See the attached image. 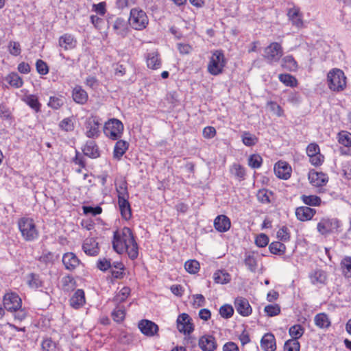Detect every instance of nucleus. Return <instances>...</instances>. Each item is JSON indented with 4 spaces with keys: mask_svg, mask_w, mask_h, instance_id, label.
<instances>
[{
    "mask_svg": "<svg viewBox=\"0 0 351 351\" xmlns=\"http://www.w3.org/2000/svg\"><path fill=\"white\" fill-rule=\"evenodd\" d=\"M134 237L132 230L128 227H123L121 230L114 232L112 247L115 252L122 254L125 251V247L134 242Z\"/></svg>",
    "mask_w": 351,
    "mask_h": 351,
    "instance_id": "nucleus-1",
    "label": "nucleus"
},
{
    "mask_svg": "<svg viewBox=\"0 0 351 351\" xmlns=\"http://www.w3.org/2000/svg\"><path fill=\"white\" fill-rule=\"evenodd\" d=\"M18 226L23 238L26 241H32L38 238V232L32 219L27 217L19 219Z\"/></svg>",
    "mask_w": 351,
    "mask_h": 351,
    "instance_id": "nucleus-2",
    "label": "nucleus"
},
{
    "mask_svg": "<svg viewBox=\"0 0 351 351\" xmlns=\"http://www.w3.org/2000/svg\"><path fill=\"white\" fill-rule=\"evenodd\" d=\"M327 81L328 88L332 91L340 92L346 86V77L339 69H333L328 73Z\"/></svg>",
    "mask_w": 351,
    "mask_h": 351,
    "instance_id": "nucleus-3",
    "label": "nucleus"
},
{
    "mask_svg": "<svg viewBox=\"0 0 351 351\" xmlns=\"http://www.w3.org/2000/svg\"><path fill=\"white\" fill-rule=\"evenodd\" d=\"M128 21L130 26L136 30L145 29L149 23L146 13L138 8L131 9Z\"/></svg>",
    "mask_w": 351,
    "mask_h": 351,
    "instance_id": "nucleus-4",
    "label": "nucleus"
},
{
    "mask_svg": "<svg viewBox=\"0 0 351 351\" xmlns=\"http://www.w3.org/2000/svg\"><path fill=\"white\" fill-rule=\"evenodd\" d=\"M123 124L117 119H110L105 123L104 127V134L112 140H118L121 137L123 132Z\"/></svg>",
    "mask_w": 351,
    "mask_h": 351,
    "instance_id": "nucleus-5",
    "label": "nucleus"
},
{
    "mask_svg": "<svg viewBox=\"0 0 351 351\" xmlns=\"http://www.w3.org/2000/svg\"><path fill=\"white\" fill-rule=\"evenodd\" d=\"M226 65L224 54L221 50H216L210 57L208 64V71L213 75H218L223 72Z\"/></svg>",
    "mask_w": 351,
    "mask_h": 351,
    "instance_id": "nucleus-6",
    "label": "nucleus"
},
{
    "mask_svg": "<svg viewBox=\"0 0 351 351\" xmlns=\"http://www.w3.org/2000/svg\"><path fill=\"white\" fill-rule=\"evenodd\" d=\"M263 56L269 64L277 63L283 56V48L280 43L273 42L264 49Z\"/></svg>",
    "mask_w": 351,
    "mask_h": 351,
    "instance_id": "nucleus-7",
    "label": "nucleus"
},
{
    "mask_svg": "<svg viewBox=\"0 0 351 351\" xmlns=\"http://www.w3.org/2000/svg\"><path fill=\"white\" fill-rule=\"evenodd\" d=\"M3 304L8 311H17L22 307V300L17 293L9 292L4 295Z\"/></svg>",
    "mask_w": 351,
    "mask_h": 351,
    "instance_id": "nucleus-8",
    "label": "nucleus"
},
{
    "mask_svg": "<svg viewBox=\"0 0 351 351\" xmlns=\"http://www.w3.org/2000/svg\"><path fill=\"white\" fill-rule=\"evenodd\" d=\"M100 119L97 117L92 116L89 117L85 123L86 136L89 138H98L100 134L99 126Z\"/></svg>",
    "mask_w": 351,
    "mask_h": 351,
    "instance_id": "nucleus-9",
    "label": "nucleus"
},
{
    "mask_svg": "<svg viewBox=\"0 0 351 351\" xmlns=\"http://www.w3.org/2000/svg\"><path fill=\"white\" fill-rule=\"evenodd\" d=\"M177 328L179 332L184 335H189L194 330L192 319L186 313L180 314L176 320Z\"/></svg>",
    "mask_w": 351,
    "mask_h": 351,
    "instance_id": "nucleus-10",
    "label": "nucleus"
},
{
    "mask_svg": "<svg viewBox=\"0 0 351 351\" xmlns=\"http://www.w3.org/2000/svg\"><path fill=\"white\" fill-rule=\"evenodd\" d=\"M339 227V221L337 219H322L317 226V231L321 234H328Z\"/></svg>",
    "mask_w": 351,
    "mask_h": 351,
    "instance_id": "nucleus-11",
    "label": "nucleus"
},
{
    "mask_svg": "<svg viewBox=\"0 0 351 351\" xmlns=\"http://www.w3.org/2000/svg\"><path fill=\"white\" fill-rule=\"evenodd\" d=\"M107 22L109 25H112V28L117 34L123 37H125L128 34L129 21H125L121 17H117L114 21H112L110 19H108Z\"/></svg>",
    "mask_w": 351,
    "mask_h": 351,
    "instance_id": "nucleus-12",
    "label": "nucleus"
},
{
    "mask_svg": "<svg viewBox=\"0 0 351 351\" xmlns=\"http://www.w3.org/2000/svg\"><path fill=\"white\" fill-rule=\"evenodd\" d=\"M113 66L115 75L123 77L125 75L128 69L133 67V64L130 61V58L128 55H123L121 60L114 64Z\"/></svg>",
    "mask_w": 351,
    "mask_h": 351,
    "instance_id": "nucleus-13",
    "label": "nucleus"
},
{
    "mask_svg": "<svg viewBox=\"0 0 351 351\" xmlns=\"http://www.w3.org/2000/svg\"><path fill=\"white\" fill-rule=\"evenodd\" d=\"M198 346L202 351H215L217 348L215 337L210 335L202 336L198 341Z\"/></svg>",
    "mask_w": 351,
    "mask_h": 351,
    "instance_id": "nucleus-14",
    "label": "nucleus"
},
{
    "mask_svg": "<svg viewBox=\"0 0 351 351\" xmlns=\"http://www.w3.org/2000/svg\"><path fill=\"white\" fill-rule=\"evenodd\" d=\"M62 263L66 270L74 271L82 263L78 257L73 252H66L63 254Z\"/></svg>",
    "mask_w": 351,
    "mask_h": 351,
    "instance_id": "nucleus-15",
    "label": "nucleus"
},
{
    "mask_svg": "<svg viewBox=\"0 0 351 351\" xmlns=\"http://www.w3.org/2000/svg\"><path fill=\"white\" fill-rule=\"evenodd\" d=\"M138 327L143 335L148 337L155 335L158 331V325L148 319L141 320L138 324Z\"/></svg>",
    "mask_w": 351,
    "mask_h": 351,
    "instance_id": "nucleus-16",
    "label": "nucleus"
},
{
    "mask_svg": "<svg viewBox=\"0 0 351 351\" xmlns=\"http://www.w3.org/2000/svg\"><path fill=\"white\" fill-rule=\"evenodd\" d=\"M276 176L283 180H287L291 176V167L286 162L279 161L274 166Z\"/></svg>",
    "mask_w": 351,
    "mask_h": 351,
    "instance_id": "nucleus-17",
    "label": "nucleus"
},
{
    "mask_svg": "<svg viewBox=\"0 0 351 351\" xmlns=\"http://www.w3.org/2000/svg\"><path fill=\"white\" fill-rule=\"evenodd\" d=\"M235 308L242 316H248L252 313V308L246 298L238 297L234 301Z\"/></svg>",
    "mask_w": 351,
    "mask_h": 351,
    "instance_id": "nucleus-18",
    "label": "nucleus"
},
{
    "mask_svg": "<svg viewBox=\"0 0 351 351\" xmlns=\"http://www.w3.org/2000/svg\"><path fill=\"white\" fill-rule=\"evenodd\" d=\"M82 149L84 154L90 158L95 159L100 156L99 147L93 140L87 141Z\"/></svg>",
    "mask_w": 351,
    "mask_h": 351,
    "instance_id": "nucleus-19",
    "label": "nucleus"
},
{
    "mask_svg": "<svg viewBox=\"0 0 351 351\" xmlns=\"http://www.w3.org/2000/svg\"><path fill=\"white\" fill-rule=\"evenodd\" d=\"M308 180L313 186H322L328 182V178L323 172H317L313 170L308 173Z\"/></svg>",
    "mask_w": 351,
    "mask_h": 351,
    "instance_id": "nucleus-20",
    "label": "nucleus"
},
{
    "mask_svg": "<svg viewBox=\"0 0 351 351\" xmlns=\"http://www.w3.org/2000/svg\"><path fill=\"white\" fill-rule=\"evenodd\" d=\"M315 213V209L308 206H300L297 208L295 210L296 217L301 221L311 220Z\"/></svg>",
    "mask_w": 351,
    "mask_h": 351,
    "instance_id": "nucleus-21",
    "label": "nucleus"
},
{
    "mask_svg": "<svg viewBox=\"0 0 351 351\" xmlns=\"http://www.w3.org/2000/svg\"><path fill=\"white\" fill-rule=\"evenodd\" d=\"M82 250L88 256H95L99 254L98 243L93 238L86 239L83 245Z\"/></svg>",
    "mask_w": 351,
    "mask_h": 351,
    "instance_id": "nucleus-22",
    "label": "nucleus"
},
{
    "mask_svg": "<svg viewBox=\"0 0 351 351\" xmlns=\"http://www.w3.org/2000/svg\"><path fill=\"white\" fill-rule=\"evenodd\" d=\"M73 101L78 104H85L88 99V93L81 86L76 85L72 90Z\"/></svg>",
    "mask_w": 351,
    "mask_h": 351,
    "instance_id": "nucleus-23",
    "label": "nucleus"
},
{
    "mask_svg": "<svg viewBox=\"0 0 351 351\" xmlns=\"http://www.w3.org/2000/svg\"><path fill=\"white\" fill-rule=\"evenodd\" d=\"M214 226L218 232H226L230 228L231 222L227 216L221 215L215 218Z\"/></svg>",
    "mask_w": 351,
    "mask_h": 351,
    "instance_id": "nucleus-24",
    "label": "nucleus"
},
{
    "mask_svg": "<svg viewBox=\"0 0 351 351\" xmlns=\"http://www.w3.org/2000/svg\"><path fill=\"white\" fill-rule=\"evenodd\" d=\"M311 282L313 285H324L327 282L326 272L322 269H315L309 274Z\"/></svg>",
    "mask_w": 351,
    "mask_h": 351,
    "instance_id": "nucleus-25",
    "label": "nucleus"
},
{
    "mask_svg": "<svg viewBox=\"0 0 351 351\" xmlns=\"http://www.w3.org/2000/svg\"><path fill=\"white\" fill-rule=\"evenodd\" d=\"M261 346L265 351H275L276 345L274 335L270 332L265 334L261 340Z\"/></svg>",
    "mask_w": 351,
    "mask_h": 351,
    "instance_id": "nucleus-26",
    "label": "nucleus"
},
{
    "mask_svg": "<svg viewBox=\"0 0 351 351\" xmlns=\"http://www.w3.org/2000/svg\"><path fill=\"white\" fill-rule=\"evenodd\" d=\"M146 61L147 67L153 70H156L160 68L162 64L160 55L158 51L148 53L146 56Z\"/></svg>",
    "mask_w": 351,
    "mask_h": 351,
    "instance_id": "nucleus-27",
    "label": "nucleus"
},
{
    "mask_svg": "<svg viewBox=\"0 0 351 351\" xmlns=\"http://www.w3.org/2000/svg\"><path fill=\"white\" fill-rule=\"evenodd\" d=\"M70 305L78 309L85 303V294L82 289H77L69 300Z\"/></svg>",
    "mask_w": 351,
    "mask_h": 351,
    "instance_id": "nucleus-28",
    "label": "nucleus"
},
{
    "mask_svg": "<svg viewBox=\"0 0 351 351\" xmlns=\"http://www.w3.org/2000/svg\"><path fill=\"white\" fill-rule=\"evenodd\" d=\"M76 40L73 36L70 34H64L59 38L60 47L64 48V50L71 49L76 46Z\"/></svg>",
    "mask_w": 351,
    "mask_h": 351,
    "instance_id": "nucleus-29",
    "label": "nucleus"
},
{
    "mask_svg": "<svg viewBox=\"0 0 351 351\" xmlns=\"http://www.w3.org/2000/svg\"><path fill=\"white\" fill-rule=\"evenodd\" d=\"M129 143L123 140H118L115 143L114 151H113V157L117 160H120L123 154L128 149Z\"/></svg>",
    "mask_w": 351,
    "mask_h": 351,
    "instance_id": "nucleus-30",
    "label": "nucleus"
},
{
    "mask_svg": "<svg viewBox=\"0 0 351 351\" xmlns=\"http://www.w3.org/2000/svg\"><path fill=\"white\" fill-rule=\"evenodd\" d=\"M118 204L121 217L126 220L130 219L132 217V212L128 199H125L124 197L119 198L118 199Z\"/></svg>",
    "mask_w": 351,
    "mask_h": 351,
    "instance_id": "nucleus-31",
    "label": "nucleus"
},
{
    "mask_svg": "<svg viewBox=\"0 0 351 351\" xmlns=\"http://www.w3.org/2000/svg\"><path fill=\"white\" fill-rule=\"evenodd\" d=\"M281 66L289 71H295L298 69V63L292 55L285 56L282 59Z\"/></svg>",
    "mask_w": 351,
    "mask_h": 351,
    "instance_id": "nucleus-32",
    "label": "nucleus"
},
{
    "mask_svg": "<svg viewBox=\"0 0 351 351\" xmlns=\"http://www.w3.org/2000/svg\"><path fill=\"white\" fill-rule=\"evenodd\" d=\"M289 19L291 21L293 25L297 27H302L303 26V21L302 16L298 9H289L287 13Z\"/></svg>",
    "mask_w": 351,
    "mask_h": 351,
    "instance_id": "nucleus-33",
    "label": "nucleus"
},
{
    "mask_svg": "<svg viewBox=\"0 0 351 351\" xmlns=\"http://www.w3.org/2000/svg\"><path fill=\"white\" fill-rule=\"evenodd\" d=\"M62 289L64 292H71L76 287V282L71 275L64 276L61 280Z\"/></svg>",
    "mask_w": 351,
    "mask_h": 351,
    "instance_id": "nucleus-34",
    "label": "nucleus"
},
{
    "mask_svg": "<svg viewBox=\"0 0 351 351\" xmlns=\"http://www.w3.org/2000/svg\"><path fill=\"white\" fill-rule=\"evenodd\" d=\"M23 101L36 112H39L41 108V104L35 95H28L25 97Z\"/></svg>",
    "mask_w": 351,
    "mask_h": 351,
    "instance_id": "nucleus-35",
    "label": "nucleus"
},
{
    "mask_svg": "<svg viewBox=\"0 0 351 351\" xmlns=\"http://www.w3.org/2000/svg\"><path fill=\"white\" fill-rule=\"evenodd\" d=\"M342 274L346 278H351V256H346L340 263Z\"/></svg>",
    "mask_w": 351,
    "mask_h": 351,
    "instance_id": "nucleus-36",
    "label": "nucleus"
},
{
    "mask_svg": "<svg viewBox=\"0 0 351 351\" xmlns=\"http://www.w3.org/2000/svg\"><path fill=\"white\" fill-rule=\"evenodd\" d=\"M278 79L285 86L291 88L296 87L298 84L297 79L291 74L281 73L278 75Z\"/></svg>",
    "mask_w": 351,
    "mask_h": 351,
    "instance_id": "nucleus-37",
    "label": "nucleus"
},
{
    "mask_svg": "<svg viewBox=\"0 0 351 351\" xmlns=\"http://www.w3.org/2000/svg\"><path fill=\"white\" fill-rule=\"evenodd\" d=\"M213 278L216 283L221 285L227 284L231 280L230 275L228 272L222 270L217 271L213 275Z\"/></svg>",
    "mask_w": 351,
    "mask_h": 351,
    "instance_id": "nucleus-38",
    "label": "nucleus"
},
{
    "mask_svg": "<svg viewBox=\"0 0 351 351\" xmlns=\"http://www.w3.org/2000/svg\"><path fill=\"white\" fill-rule=\"evenodd\" d=\"M269 250L271 254L281 256L285 253L286 246L279 241H274L269 244Z\"/></svg>",
    "mask_w": 351,
    "mask_h": 351,
    "instance_id": "nucleus-39",
    "label": "nucleus"
},
{
    "mask_svg": "<svg viewBox=\"0 0 351 351\" xmlns=\"http://www.w3.org/2000/svg\"><path fill=\"white\" fill-rule=\"evenodd\" d=\"M315 325L320 328H326L329 327L330 322L325 313H319L314 318Z\"/></svg>",
    "mask_w": 351,
    "mask_h": 351,
    "instance_id": "nucleus-40",
    "label": "nucleus"
},
{
    "mask_svg": "<svg viewBox=\"0 0 351 351\" xmlns=\"http://www.w3.org/2000/svg\"><path fill=\"white\" fill-rule=\"evenodd\" d=\"M27 284L29 287L38 289L43 286V282L37 274L31 273L27 277Z\"/></svg>",
    "mask_w": 351,
    "mask_h": 351,
    "instance_id": "nucleus-41",
    "label": "nucleus"
},
{
    "mask_svg": "<svg viewBox=\"0 0 351 351\" xmlns=\"http://www.w3.org/2000/svg\"><path fill=\"white\" fill-rule=\"evenodd\" d=\"M244 263L250 271L252 272L256 271L257 267V261L253 253L247 252L245 254Z\"/></svg>",
    "mask_w": 351,
    "mask_h": 351,
    "instance_id": "nucleus-42",
    "label": "nucleus"
},
{
    "mask_svg": "<svg viewBox=\"0 0 351 351\" xmlns=\"http://www.w3.org/2000/svg\"><path fill=\"white\" fill-rule=\"evenodd\" d=\"M241 138L243 143L247 147L254 146L258 141V138L250 132H243L241 135Z\"/></svg>",
    "mask_w": 351,
    "mask_h": 351,
    "instance_id": "nucleus-43",
    "label": "nucleus"
},
{
    "mask_svg": "<svg viewBox=\"0 0 351 351\" xmlns=\"http://www.w3.org/2000/svg\"><path fill=\"white\" fill-rule=\"evenodd\" d=\"M230 172L239 180H243L245 178V169L240 164L234 163L230 169Z\"/></svg>",
    "mask_w": 351,
    "mask_h": 351,
    "instance_id": "nucleus-44",
    "label": "nucleus"
},
{
    "mask_svg": "<svg viewBox=\"0 0 351 351\" xmlns=\"http://www.w3.org/2000/svg\"><path fill=\"white\" fill-rule=\"evenodd\" d=\"M8 83L15 88H20L23 84L22 78L16 73H11L6 77Z\"/></svg>",
    "mask_w": 351,
    "mask_h": 351,
    "instance_id": "nucleus-45",
    "label": "nucleus"
},
{
    "mask_svg": "<svg viewBox=\"0 0 351 351\" xmlns=\"http://www.w3.org/2000/svg\"><path fill=\"white\" fill-rule=\"evenodd\" d=\"M125 252H127L129 258L131 260H135L137 258L138 256V245L135 239L134 240V242H132L128 245V246L125 247Z\"/></svg>",
    "mask_w": 351,
    "mask_h": 351,
    "instance_id": "nucleus-46",
    "label": "nucleus"
},
{
    "mask_svg": "<svg viewBox=\"0 0 351 351\" xmlns=\"http://www.w3.org/2000/svg\"><path fill=\"white\" fill-rule=\"evenodd\" d=\"M338 142L346 147H351V133L347 131H341L337 135Z\"/></svg>",
    "mask_w": 351,
    "mask_h": 351,
    "instance_id": "nucleus-47",
    "label": "nucleus"
},
{
    "mask_svg": "<svg viewBox=\"0 0 351 351\" xmlns=\"http://www.w3.org/2000/svg\"><path fill=\"white\" fill-rule=\"evenodd\" d=\"M304 332V328L300 324H295L290 327L289 333L292 337L291 339H296L298 341Z\"/></svg>",
    "mask_w": 351,
    "mask_h": 351,
    "instance_id": "nucleus-48",
    "label": "nucleus"
},
{
    "mask_svg": "<svg viewBox=\"0 0 351 351\" xmlns=\"http://www.w3.org/2000/svg\"><path fill=\"white\" fill-rule=\"evenodd\" d=\"M302 202L306 204L311 206H317L321 204L322 199L317 195H305L301 197Z\"/></svg>",
    "mask_w": 351,
    "mask_h": 351,
    "instance_id": "nucleus-49",
    "label": "nucleus"
},
{
    "mask_svg": "<svg viewBox=\"0 0 351 351\" xmlns=\"http://www.w3.org/2000/svg\"><path fill=\"white\" fill-rule=\"evenodd\" d=\"M58 258V256H56L53 252H43V254L39 256L38 258V261L45 264V265H47L48 264H53L55 261Z\"/></svg>",
    "mask_w": 351,
    "mask_h": 351,
    "instance_id": "nucleus-50",
    "label": "nucleus"
},
{
    "mask_svg": "<svg viewBox=\"0 0 351 351\" xmlns=\"http://www.w3.org/2000/svg\"><path fill=\"white\" fill-rule=\"evenodd\" d=\"M60 128L64 132H71L74 130V122L71 117H66L62 119L59 123Z\"/></svg>",
    "mask_w": 351,
    "mask_h": 351,
    "instance_id": "nucleus-51",
    "label": "nucleus"
},
{
    "mask_svg": "<svg viewBox=\"0 0 351 351\" xmlns=\"http://www.w3.org/2000/svg\"><path fill=\"white\" fill-rule=\"evenodd\" d=\"M43 351H56L57 344L51 337L45 338L41 343Z\"/></svg>",
    "mask_w": 351,
    "mask_h": 351,
    "instance_id": "nucleus-52",
    "label": "nucleus"
},
{
    "mask_svg": "<svg viewBox=\"0 0 351 351\" xmlns=\"http://www.w3.org/2000/svg\"><path fill=\"white\" fill-rule=\"evenodd\" d=\"M113 320L116 322H121L125 316V311L123 306H117L111 313Z\"/></svg>",
    "mask_w": 351,
    "mask_h": 351,
    "instance_id": "nucleus-53",
    "label": "nucleus"
},
{
    "mask_svg": "<svg viewBox=\"0 0 351 351\" xmlns=\"http://www.w3.org/2000/svg\"><path fill=\"white\" fill-rule=\"evenodd\" d=\"M127 185L128 184L126 181H123L118 186H116V190L118 193V199H119V198L121 197H124L125 199L129 198Z\"/></svg>",
    "mask_w": 351,
    "mask_h": 351,
    "instance_id": "nucleus-54",
    "label": "nucleus"
},
{
    "mask_svg": "<svg viewBox=\"0 0 351 351\" xmlns=\"http://www.w3.org/2000/svg\"><path fill=\"white\" fill-rule=\"evenodd\" d=\"M263 162V158L259 154H252L248 158V165L252 169H258Z\"/></svg>",
    "mask_w": 351,
    "mask_h": 351,
    "instance_id": "nucleus-55",
    "label": "nucleus"
},
{
    "mask_svg": "<svg viewBox=\"0 0 351 351\" xmlns=\"http://www.w3.org/2000/svg\"><path fill=\"white\" fill-rule=\"evenodd\" d=\"M300 344L296 339L287 340L284 346V351H300Z\"/></svg>",
    "mask_w": 351,
    "mask_h": 351,
    "instance_id": "nucleus-56",
    "label": "nucleus"
},
{
    "mask_svg": "<svg viewBox=\"0 0 351 351\" xmlns=\"http://www.w3.org/2000/svg\"><path fill=\"white\" fill-rule=\"evenodd\" d=\"M185 269L190 274H196L199 269V263L195 260L188 261L184 264Z\"/></svg>",
    "mask_w": 351,
    "mask_h": 351,
    "instance_id": "nucleus-57",
    "label": "nucleus"
},
{
    "mask_svg": "<svg viewBox=\"0 0 351 351\" xmlns=\"http://www.w3.org/2000/svg\"><path fill=\"white\" fill-rule=\"evenodd\" d=\"M234 309L231 305L224 304L219 308V314L223 318L228 319L233 315Z\"/></svg>",
    "mask_w": 351,
    "mask_h": 351,
    "instance_id": "nucleus-58",
    "label": "nucleus"
},
{
    "mask_svg": "<svg viewBox=\"0 0 351 351\" xmlns=\"http://www.w3.org/2000/svg\"><path fill=\"white\" fill-rule=\"evenodd\" d=\"M265 312L269 317L278 315L280 313V307L278 304H269L265 307Z\"/></svg>",
    "mask_w": 351,
    "mask_h": 351,
    "instance_id": "nucleus-59",
    "label": "nucleus"
},
{
    "mask_svg": "<svg viewBox=\"0 0 351 351\" xmlns=\"http://www.w3.org/2000/svg\"><path fill=\"white\" fill-rule=\"evenodd\" d=\"M130 288L128 287H123L120 291L119 292L118 295L114 298V300L119 302H124L130 294Z\"/></svg>",
    "mask_w": 351,
    "mask_h": 351,
    "instance_id": "nucleus-60",
    "label": "nucleus"
},
{
    "mask_svg": "<svg viewBox=\"0 0 351 351\" xmlns=\"http://www.w3.org/2000/svg\"><path fill=\"white\" fill-rule=\"evenodd\" d=\"M36 68L37 72L40 75H45L49 73V66H48L47 64L45 61H43L40 59H39L36 61Z\"/></svg>",
    "mask_w": 351,
    "mask_h": 351,
    "instance_id": "nucleus-61",
    "label": "nucleus"
},
{
    "mask_svg": "<svg viewBox=\"0 0 351 351\" xmlns=\"http://www.w3.org/2000/svg\"><path fill=\"white\" fill-rule=\"evenodd\" d=\"M83 212L85 215H90L92 216H96L99 215L102 212V208L99 206L95 207L90 206H84L82 207Z\"/></svg>",
    "mask_w": 351,
    "mask_h": 351,
    "instance_id": "nucleus-62",
    "label": "nucleus"
},
{
    "mask_svg": "<svg viewBox=\"0 0 351 351\" xmlns=\"http://www.w3.org/2000/svg\"><path fill=\"white\" fill-rule=\"evenodd\" d=\"M267 106L278 117H282L284 114V110L276 102L270 101L267 102Z\"/></svg>",
    "mask_w": 351,
    "mask_h": 351,
    "instance_id": "nucleus-63",
    "label": "nucleus"
},
{
    "mask_svg": "<svg viewBox=\"0 0 351 351\" xmlns=\"http://www.w3.org/2000/svg\"><path fill=\"white\" fill-rule=\"evenodd\" d=\"M269 239L267 235L261 233L256 237L255 244L259 247H264L269 243Z\"/></svg>",
    "mask_w": 351,
    "mask_h": 351,
    "instance_id": "nucleus-64",
    "label": "nucleus"
}]
</instances>
